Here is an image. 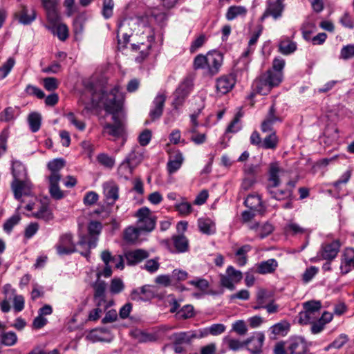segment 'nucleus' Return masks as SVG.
<instances>
[{
	"label": "nucleus",
	"instance_id": "57",
	"mask_svg": "<svg viewBox=\"0 0 354 354\" xmlns=\"http://www.w3.org/2000/svg\"><path fill=\"white\" fill-rule=\"evenodd\" d=\"M152 16L160 26H164L168 19L169 14L167 12H161L158 9H155L152 12Z\"/></svg>",
	"mask_w": 354,
	"mask_h": 354
},
{
	"label": "nucleus",
	"instance_id": "7",
	"mask_svg": "<svg viewBox=\"0 0 354 354\" xmlns=\"http://www.w3.org/2000/svg\"><path fill=\"white\" fill-rule=\"evenodd\" d=\"M55 248L59 256L68 255L77 251L71 233L61 235Z\"/></svg>",
	"mask_w": 354,
	"mask_h": 354
},
{
	"label": "nucleus",
	"instance_id": "5",
	"mask_svg": "<svg viewBox=\"0 0 354 354\" xmlns=\"http://www.w3.org/2000/svg\"><path fill=\"white\" fill-rule=\"evenodd\" d=\"M168 249L172 253H185L189 250V242L183 234H174L170 240L166 241Z\"/></svg>",
	"mask_w": 354,
	"mask_h": 354
},
{
	"label": "nucleus",
	"instance_id": "30",
	"mask_svg": "<svg viewBox=\"0 0 354 354\" xmlns=\"http://www.w3.org/2000/svg\"><path fill=\"white\" fill-rule=\"evenodd\" d=\"M131 335L139 343L154 342L158 340L157 334L147 333L140 329L132 330Z\"/></svg>",
	"mask_w": 354,
	"mask_h": 354
},
{
	"label": "nucleus",
	"instance_id": "39",
	"mask_svg": "<svg viewBox=\"0 0 354 354\" xmlns=\"http://www.w3.org/2000/svg\"><path fill=\"white\" fill-rule=\"evenodd\" d=\"M198 227L202 233L206 234H212L216 231L214 224L209 218H199L198 220Z\"/></svg>",
	"mask_w": 354,
	"mask_h": 354
},
{
	"label": "nucleus",
	"instance_id": "48",
	"mask_svg": "<svg viewBox=\"0 0 354 354\" xmlns=\"http://www.w3.org/2000/svg\"><path fill=\"white\" fill-rule=\"evenodd\" d=\"M261 33V30L254 32L248 41V46L246 50L242 54V57H248L250 55L252 54L254 50V46L257 44Z\"/></svg>",
	"mask_w": 354,
	"mask_h": 354
},
{
	"label": "nucleus",
	"instance_id": "21",
	"mask_svg": "<svg viewBox=\"0 0 354 354\" xmlns=\"http://www.w3.org/2000/svg\"><path fill=\"white\" fill-rule=\"evenodd\" d=\"M256 272L260 274H272L279 266L278 261L275 259H269L261 261L255 265Z\"/></svg>",
	"mask_w": 354,
	"mask_h": 354
},
{
	"label": "nucleus",
	"instance_id": "14",
	"mask_svg": "<svg viewBox=\"0 0 354 354\" xmlns=\"http://www.w3.org/2000/svg\"><path fill=\"white\" fill-rule=\"evenodd\" d=\"M340 245V243L338 240L322 244L319 254L322 259L332 261L337 257L339 252Z\"/></svg>",
	"mask_w": 354,
	"mask_h": 354
},
{
	"label": "nucleus",
	"instance_id": "40",
	"mask_svg": "<svg viewBox=\"0 0 354 354\" xmlns=\"http://www.w3.org/2000/svg\"><path fill=\"white\" fill-rule=\"evenodd\" d=\"M248 10L244 6H232L227 9L225 17L227 20L231 21L238 16H245Z\"/></svg>",
	"mask_w": 354,
	"mask_h": 354
},
{
	"label": "nucleus",
	"instance_id": "64",
	"mask_svg": "<svg viewBox=\"0 0 354 354\" xmlns=\"http://www.w3.org/2000/svg\"><path fill=\"white\" fill-rule=\"evenodd\" d=\"M354 57V44L344 46L340 52V58L348 59Z\"/></svg>",
	"mask_w": 354,
	"mask_h": 354
},
{
	"label": "nucleus",
	"instance_id": "32",
	"mask_svg": "<svg viewBox=\"0 0 354 354\" xmlns=\"http://www.w3.org/2000/svg\"><path fill=\"white\" fill-rule=\"evenodd\" d=\"M143 158L144 150L135 145L125 158L136 168L142 161Z\"/></svg>",
	"mask_w": 354,
	"mask_h": 354
},
{
	"label": "nucleus",
	"instance_id": "59",
	"mask_svg": "<svg viewBox=\"0 0 354 354\" xmlns=\"http://www.w3.org/2000/svg\"><path fill=\"white\" fill-rule=\"evenodd\" d=\"M13 308L15 312L19 313L24 310L25 305L24 297L16 293L12 297Z\"/></svg>",
	"mask_w": 354,
	"mask_h": 354
},
{
	"label": "nucleus",
	"instance_id": "37",
	"mask_svg": "<svg viewBox=\"0 0 354 354\" xmlns=\"http://www.w3.org/2000/svg\"><path fill=\"white\" fill-rule=\"evenodd\" d=\"M135 167L125 158L118 168V174L120 178L125 180L130 178Z\"/></svg>",
	"mask_w": 354,
	"mask_h": 354
},
{
	"label": "nucleus",
	"instance_id": "45",
	"mask_svg": "<svg viewBox=\"0 0 354 354\" xmlns=\"http://www.w3.org/2000/svg\"><path fill=\"white\" fill-rule=\"evenodd\" d=\"M319 315V313L301 311L299 314V322L301 324H311L317 319Z\"/></svg>",
	"mask_w": 354,
	"mask_h": 354
},
{
	"label": "nucleus",
	"instance_id": "1",
	"mask_svg": "<svg viewBox=\"0 0 354 354\" xmlns=\"http://www.w3.org/2000/svg\"><path fill=\"white\" fill-rule=\"evenodd\" d=\"M93 104L102 105L105 111L112 115L113 124H106L104 126V133L114 138L122 137L124 133V124L120 118L124 95L120 86H115L109 91H101L97 93L92 88L89 89Z\"/></svg>",
	"mask_w": 354,
	"mask_h": 354
},
{
	"label": "nucleus",
	"instance_id": "54",
	"mask_svg": "<svg viewBox=\"0 0 354 354\" xmlns=\"http://www.w3.org/2000/svg\"><path fill=\"white\" fill-rule=\"evenodd\" d=\"M17 336L15 332H3L0 343L5 346H10L17 343Z\"/></svg>",
	"mask_w": 354,
	"mask_h": 354
},
{
	"label": "nucleus",
	"instance_id": "43",
	"mask_svg": "<svg viewBox=\"0 0 354 354\" xmlns=\"http://www.w3.org/2000/svg\"><path fill=\"white\" fill-rule=\"evenodd\" d=\"M278 141L276 132L272 131L263 140L261 147L266 149H274L277 147Z\"/></svg>",
	"mask_w": 354,
	"mask_h": 354
},
{
	"label": "nucleus",
	"instance_id": "24",
	"mask_svg": "<svg viewBox=\"0 0 354 354\" xmlns=\"http://www.w3.org/2000/svg\"><path fill=\"white\" fill-rule=\"evenodd\" d=\"M15 16L20 24L29 25L35 20L36 12L33 9L30 11L26 6H21V10Z\"/></svg>",
	"mask_w": 354,
	"mask_h": 354
},
{
	"label": "nucleus",
	"instance_id": "44",
	"mask_svg": "<svg viewBox=\"0 0 354 354\" xmlns=\"http://www.w3.org/2000/svg\"><path fill=\"white\" fill-rule=\"evenodd\" d=\"M285 66V60L282 58L277 57L273 60L272 63V68L267 71L268 73H270L272 75H275L277 73L280 74V82L282 81L283 73L282 70L283 69Z\"/></svg>",
	"mask_w": 354,
	"mask_h": 354
},
{
	"label": "nucleus",
	"instance_id": "53",
	"mask_svg": "<svg viewBox=\"0 0 354 354\" xmlns=\"http://www.w3.org/2000/svg\"><path fill=\"white\" fill-rule=\"evenodd\" d=\"M64 116L67 118L69 123L75 126L79 131H84L85 129V123L82 120H79L73 112H68L64 114Z\"/></svg>",
	"mask_w": 354,
	"mask_h": 354
},
{
	"label": "nucleus",
	"instance_id": "36",
	"mask_svg": "<svg viewBox=\"0 0 354 354\" xmlns=\"http://www.w3.org/2000/svg\"><path fill=\"white\" fill-rule=\"evenodd\" d=\"M142 234L145 233L138 226H130L126 228L124 232V239L128 243H135Z\"/></svg>",
	"mask_w": 354,
	"mask_h": 354
},
{
	"label": "nucleus",
	"instance_id": "29",
	"mask_svg": "<svg viewBox=\"0 0 354 354\" xmlns=\"http://www.w3.org/2000/svg\"><path fill=\"white\" fill-rule=\"evenodd\" d=\"M277 187H267V191L270 195L271 198L277 200L282 201L286 199H292L293 198V190L292 189H276Z\"/></svg>",
	"mask_w": 354,
	"mask_h": 354
},
{
	"label": "nucleus",
	"instance_id": "52",
	"mask_svg": "<svg viewBox=\"0 0 354 354\" xmlns=\"http://www.w3.org/2000/svg\"><path fill=\"white\" fill-rule=\"evenodd\" d=\"M21 220V216L19 214H14L11 217H10L8 219H7L3 226V230L8 233L10 234L13 227L17 225Z\"/></svg>",
	"mask_w": 354,
	"mask_h": 354
},
{
	"label": "nucleus",
	"instance_id": "16",
	"mask_svg": "<svg viewBox=\"0 0 354 354\" xmlns=\"http://www.w3.org/2000/svg\"><path fill=\"white\" fill-rule=\"evenodd\" d=\"M286 350L289 354H304L307 346L303 338L294 337L286 341Z\"/></svg>",
	"mask_w": 354,
	"mask_h": 354
},
{
	"label": "nucleus",
	"instance_id": "61",
	"mask_svg": "<svg viewBox=\"0 0 354 354\" xmlns=\"http://www.w3.org/2000/svg\"><path fill=\"white\" fill-rule=\"evenodd\" d=\"M159 267L160 263L158 262V258H156L147 260L145 262L143 268L149 273L152 274L157 272L159 269Z\"/></svg>",
	"mask_w": 354,
	"mask_h": 354
},
{
	"label": "nucleus",
	"instance_id": "62",
	"mask_svg": "<svg viewBox=\"0 0 354 354\" xmlns=\"http://www.w3.org/2000/svg\"><path fill=\"white\" fill-rule=\"evenodd\" d=\"M43 85L46 90L53 91L58 88L59 82L55 77H49L43 80Z\"/></svg>",
	"mask_w": 354,
	"mask_h": 354
},
{
	"label": "nucleus",
	"instance_id": "63",
	"mask_svg": "<svg viewBox=\"0 0 354 354\" xmlns=\"http://www.w3.org/2000/svg\"><path fill=\"white\" fill-rule=\"evenodd\" d=\"M176 209L183 216L189 214L192 210V205L188 202H182L175 205Z\"/></svg>",
	"mask_w": 354,
	"mask_h": 354
},
{
	"label": "nucleus",
	"instance_id": "8",
	"mask_svg": "<svg viewBox=\"0 0 354 354\" xmlns=\"http://www.w3.org/2000/svg\"><path fill=\"white\" fill-rule=\"evenodd\" d=\"M193 86L192 80L189 77H185L179 84L174 93L173 106L175 109L183 104L185 98L190 93Z\"/></svg>",
	"mask_w": 354,
	"mask_h": 354
},
{
	"label": "nucleus",
	"instance_id": "28",
	"mask_svg": "<svg viewBox=\"0 0 354 354\" xmlns=\"http://www.w3.org/2000/svg\"><path fill=\"white\" fill-rule=\"evenodd\" d=\"M183 160V154L179 151L171 155L167 164L168 173L169 174L176 173L181 167Z\"/></svg>",
	"mask_w": 354,
	"mask_h": 354
},
{
	"label": "nucleus",
	"instance_id": "33",
	"mask_svg": "<svg viewBox=\"0 0 354 354\" xmlns=\"http://www.w3.org/2000/svg\"><path fill=\"white\" fill-rule=\"evenodd\" d=\"M31 216L38 219H41L45 222H49L54 218L53 214L46 203L41 204L37 212H32Z\"/></svg>",
	"mask_w": 354,
	"mask_h": 354
},
{
	"label": "nucleus",
	"instance_id": "2",
	"mask_svg": "<svg viewBox=\"0 0 354 354\" xmlns=\"http://www.w3.org/2000/svg\"><path fill=\"white\" fill-rule=\"evenodd\" d=\"M102 230V224L100 221H91L88 224V235L80 234L77 245L86 249L85 252H80V254L85 257L90 256L91 248H94L97 245L98 236Z\"/></svg>",
	"mask_w": 354,
	"mask_h": 354
},
{
	"label": "nucleus",
	"instance_id": "11",
	"mask_svg": "<svg viewBox=\"0 0 354 354\" xmlns=\"http://www.w3.org/2000/svg\"><path fill=\"white\" fill-rule=\"evenodd\" d=\"M242 278L243 274L241 271L232 266H229L226 270L225 276L223 275V287L233 290L235 288V284L240 282Z\"/></svg>",
	"mask_w": 354,
	"mask_h": 354
},
{
	"label": "nucleus",
	"instance_id": "55",
	"mask_svg": "<svg viewBox=\"0 0 354 354\" xmlns=\"http://www.w3.org/2000/svg\"><path fill=\"white\" fill-rule=\"evenodd\" d=\"M114 3L113 0H104L102 15L106 19L111 18L113 13Z\"/></svg>",
	"mask_w": 354,
	"mask_h": 354
},
{
	"label": "nucleus",
	"instance_id": "15",
	"mask_svg": "<svg viewBox=\"0 0 354 354\" xmlns=\"http://www.w3.org/2000/svg\"><path fill=\"white\" fill-rule=\"evenodd\" d=\"M283 0H276L274 1H268L267 8L261 17V20L263 21L268 17H272L274 19H278L282 16L284 10Z\"/></svg>",
	"mask_w": 354,
	"mask_h": 354
},
{
	"label": "nucleus",
	"instance_id": "60",
	"mask_svg": "<svg viewBox=\"0 0 354 354\" xmlns=\"http://www.w3.org/2000/svg\"><path fill=\"white\" fill-rule=\"evenodd\" d=\"M65 165V162L62 158H56L48 163V168L51 172L59 173Z\"/></svg>",
	"mask_w": 354,
	"mask_h": 354
},
{
	"label": "nucleus",
	"instance_id": "26",
	"mask_svg": "<svg viewBox=\"0 0 354 354\" xmlns=\"http://www.w3.org/2000/svg\"><path fill=\"white\" fill-rule=\"evenodd\" d=\"M12 174L13 180L29 179L28 178L27 169L19 160H12Z\"/></svg>",
	"mask_w": 354,
	"mask_h": 354
},
{
	"label": "nucleus",
	"instance_id": "6",
	"mask_svg": "<svg viewBox=\"0 0 354 354\" xmlns=\"http://www.w3.org/2000/svg\"><path fill=\"white\" fill-rule=\"evenodd\" d=\"M11 189L15 198L21 201L23 196L32 194L33 185L30 179L12 180Z\"/></svg>",
	"mask_w": 354,
	"mask_h": 354
},
{
	"label": "nucleus",
	"instance_id": "47",
	"mask_svg": "<svg viewBox=\"0 0 354 354\" xmlns=\"http://www.w3.org/2000/svg\"><path fill=\"white\" fill-rule=\"evenodd\" d=\"M290 329V324L287 322L277 323L270 327L271 333L274 336L277 335H284Z\"/></svg>",
	"mask_w": 354,
	"mask_h": 354
},
{
	"label": "nucleus",
	"instance_id": "10",
	"mask_svg": "<svg viewBox=\"0 0 354 354\" xmlns=\"http://www.w3.org/2000/svg\"><path fill=\"white\" fill-rule=\"evenodd\" d=\"M167 96L164 92H159L153 99L149 115L152 121L160 118L162 114Z\"/></svg>",
	"mask_w": 354,
	"mask_h": 354
},
{
	"label": "nucleus",
	"instance_id": "22",
	"mask_svg": "<svg viewBox=\"0 0 354 354\" xmlns=\"http://www.w3.org/2000/svg\"><path fill=\"white\" fill-rule=\"evenodd\" d=\"M148 257L149 252L142 249L129 251L125 254V259L127 264L129 266L136 265L147 259Z\"/></svg>",
	"mask_w": 354,
	"mask_h": 354
},
{
	"label": "nucleus",
	"instance_id": "38",
	"mask_svg": "<svg viewBox=\"0 0 354 354\" xmlns=\"http://www.w3.org/2000/svg\"><path fill=\"white\" fill-rule=\"evenodd\" d=\"M41 115L37 112L30 113L28 116V124L32 133L37 132L41 125Z\"/></svg>",
	"mask_w": 354,
	"mask_h": 354
},
{
	"label": "nucleus",
	"instance_id": "56",
	"mask_svg": "<svg viewBox=\"0 0 354 354\" xmlns=\"http://www.w3.org/2000/svg\"><path fill=\"white\" fill-rule=\"evenodd\" d=\"M124 288L122 280L120 278H114L111 280L109 290L111 294L115 295L121 292Z\"/></svg>",
	"mask_w": 354,
	"mask_h": 354
},
{
	"label": "nucleus",
	"instance_id": "23",
	"mask_svg": "<svg viewBox=\"0 0 354 354\" xmlns=\"http://www.w3.org/2000/svg\"><path fill=\"white\" fill-rule=\"evenodd\" d=\"M352 269H354V249L347 248L344 254L340 270L342 274H347Z\"/></svg>",
	"mask_w": 354,
	"mask_h": 354
},
{
	"label": "nucleus",
	"instance_id": "34",
	"mask_svg": "<svg viewBox=\"0 0 354 354\" xmlns=\"http://www.w3.org/2000/svg\"><path fill=\"white\" fill-rule=\"evenodd\" d=\"M279 52L283 55H288L297 50L296 42L285 37L281 39L279 43Z\"/></svg>",
	"mask_w": 354,
	"mask_h": 354
},
{
	"label": "nucleus",
	"instance_id": "49",
	"mask_svg": "<svg viewBox=\"0 0 354 354\" xmlns=\"http://www.w3.org/2000/svg\"><path fill=\"white\" fill-rule=\"evenodd\" d=\"M242 117V113L240 112L236 113L234 115L233 120L227 126L225 133H236L241 129V125L240 123L241 118Z\"/></svg>",
	"mask_w": 354,
	"mask_h": 354
},
{
	"label": "nucleus",
	"instance_id": "27",
	"mask_svg": "<svg viewBox=\"0 0 354 354\" xmlns=\"http://www.w3.org/2000/svg\"><path fill=\"white\" fill-rule=\"evenodd\" d=\"M126 26H129V24L128 23L127 19H122L118 23V43L119 46H122V47L123 48L126 47L127 44L129 43V38L131 35V33L122 32L123 28Z\"/></svg>",
	"mask_w": 354,
	"mask_h": 354
},
{
	"label": "nucleus",
	"instance_id": "25",
	"mask_svg": "<svg viewBox=\"0 0 354 354\" xmlns=\"http://www.w3.org/2000/svg\"><path fill=\"white\" fill-rule=\"evenodd\" d=\"M106 288V283L104 281H97L93 285L94 289V300L96 305L100 306L102 304L106 303L105 291Z\"/></svg>",
	"mask_w": 354,
	"mask_h": 354
},
{
	"label": "nucleus",
	"instance_id": "35",
	"mask_svg": "<svg viewBox=\"0 0 354 354\" xmlns=\"http://www.w3.org/2000/svg\"><path fill=\"white\" fill-rule=\"evenodd\" d=\"M173 337L177 344H189L192 339L199 338L198 330L180 332L173 334Z\"/></svg>",
	"mask_w": 354,
	"mask_h": 354
},
{
	"label": "nucleus",
	"instance_id": "58",
	"mask_svg": "<svg viewBox=\"0 0 354 354\" xmlns=\"http://www.w3.org/2000/svg\"><path fill=\"white\" fill-rule=\"evenodd\" d=\"M322 307V304L319 301H309L304 304V308L305 311H308L315 313L320 314L319 311Z\"/></svg>",
	"mask_w": 354,
	"mask_h": 354
},
{
	"label": "nucleus",
	"instance_id": "3",
	"mask_svg": "<svg viewBox=\"0 0 354 354\" xmlns=\"http://www.w3.org/2000/svg\"><path fill=\"white\" fill-rule=\"evenodd\" d=\"M280 74L272 75L267 71L257 78L253 84L254 91L261 95H268L272 88L280 84Z\"/></svg>",
	"mask_w": 354,
	"mask_h": 354
},
{
	"label": "nucleus",
	"instance_id": "4",
	"mask_svg": "<svg viewBox=\"0 0 354 354\" xmlns=\"http://www.w3.org/2000/svg\"><path fill=\"white\" fill-rule=\"evenodd\" d=\"M135 216L138 218L137 226L145 234L151 232L155 229L157 218L151 214L148 207H142L138 209Z\"/></svg>",
	"mask_w": 354,
	"mask_h": 354
},
{
	"label": "nucleus",
	"instance_id": "17",
	"mask_svg": "<svg viewBox=\"0 0 354 354\" xmlns=\"http://www.w3.org/2000/svg\"><path fill=\"white\" fill-rule=\"evenodd\" d=\"M221 65V52L213 50L207 53V69L209 73L214 75L216 74Z\"/></svg>",
	"mask_w": 354,
	"mask_h": 354
},
{
	"label": "nucleus",
	"instance_id": "18",
	"mask_svg": "<svg viewBox=\"0 0 354 354\" xmlns=\"http://www.w3.org/2000/svg\"><path fill=\"white\" fill-rule=\"evenodd\" d=\"M154 297V292L150 286L145 285L140 288L134 289L131 293V298L134 301H147Z\"/></svg>",
	"mask_w": 354,
	"mask_h": 354
},
{
	"label": "nucleus",
	"instance_id": "41",
	"mask_svg": "<svg viewBox=\"0 0 354 354\" xmlns=\"http://www.w3.org/2000/svg\"><path fill=\"white\" fill-rule=\"evenodd\" d=\"M236 82V75L231 73L223 76V94L230 92L235 86Z\"/></svg>",
	"mask_w": 354,
	"mask_h": 354
},
{
	"label": "nucleus",
	"instance_id": "50",
	"mask_svg": "<svg viewBox=\"0 0 354 354\" xmlns=\"http://www.w3.org/2000/svg\"><path fill=\"white\" fill-rule=\"evenodd\" d=\"M194 315V307L192 305H185L179 310L176 317L179 319H186L192 317Z\"/></svg>",
	"mask_w": 354,
	"mask_h": 354
},
{
	"label": "nucleus",
	"instance_id": "19",
	"mask_svg": "<svg viewBox=\"0 0 354 354\" xmlns=\"http://www.w3.org/2000/svg\"><path fill=\"white\" fill-rule=\"evenodd\" d=\"M244 204L250 210L257 212V214L261 215L266 212V207L263 205L261 198L259 195H248L244 201Z\"/></svg>",
	"mask_w": 354,
	"mask_h": 354
},
{
	"label": "nucleus",
	"instance_id": "31",
	"mask_svg": "<svg viewBox=\"0 0 354 354\" xmlns=\"http://www.w3.org/2000/svg\"><path fill=\"white\" fill-rule=\"evenodd\" d=\"M281 169L277 162L270 165L268 185L267 187H278L280 185L279 173Z\"/></svg>",
	"mask_w": 354,
	"mask_h": 354
},
{
	"label": "nucleus",
	"instance_id": "20",
	"mask_svg": "<svg viewBox=\"0 0 354 354\" xmlns=\"http://www.w3.org/2000/svg\"><path fill=\"white\" fill-rule=\"evenodd\" d=\"M41 1L46 11L47 20L55 21L59 16L57 10L59 0H41Z\"/></svg>",
	"mask_w": 354,
	"mask_h": 354
},
{
	"label": "nucleus",
	"instance_id": "42",
	"mask_svg": "<svg viewBox=\"0 0 354 354\" xmlns=\"http://www.w3.org/2000/svg\"><path fill=\"white\" fill-rule=\"evenodd\" d=\"M198 332L199 338L205 337L209 335H217L221 333V324H212L209 327L199 329Z\"/></svg>",
	"mask_w": 354,
	"mask_h": 354
},
{
	"label": "nucleus",
	"instance_id": "13",
	"mask_svg": "<svg viewBox=\"0 0 354 354\" xmlns=\"http://www.w3.org/2000/svg\"><path fill=\"white\" fill-rule=\"evenodd\" d=\"M60 16L55 21H48V24L45 25V28L48 29L53 35L58 37L60 41H65L68 37V29L66 24L59 23Z\"/></svg>",
	"mask_w": 354,
	"mask_h": 354
},
{
	"label": "nucleus",
	"instance_id": "46",
	"mask_svg": "<svg viewBox=\"0 0 354 354\" xmlns=\"http://www.w3.org/2000/svg\"><path fill=\"white\" fill-rule=\"evenodd\" d=\"M96 159L101 165L108 169H112L115 163V158L105 153H99Z\"/></svg>",
	"mask_w": 354,
	"mask_h": 354
},
{
	"label": "nucleus",
	"instance_id": "51",
	"mask_svg": "<svg viewBox=\"0 0 354 354\" xmlns=\"http://www.w3.org/2000/svg\"><path fill=\"white\" fill-rule=\"evenodd\" d=\"M15 64V59L9 57L7 61L0 66V80H2L7 77L13 68Z\"/></svg>",
	"mask_w": 354,
	"mask_h": 354
},
{
	"label": "nucleus",
	"instance_id": "9",
	"mask_svg": "<svg viewBox=\"0 0 354 354\" xmlns=\"http://www.w3.org/2000/svg\"><path fill=\"white\" fill-rule=\"evenodd\" d=\"M102 186L106 203L113 206L119 198V186L113 180L104 182Z\"/></svg>",
	"mask_w": 354,
	"mask_h": 354
},
{
	"label": "nucleus",
	"instance_id": "12",
	"mask_svg": "<svg viewBox=\"0 0 354 354\" xmlns=\"http://www.w3.org/2000/svg\"><path fill=\"white\" fill-rule=\"evenodd\" d=\"M265 340V336L263 333L256 332L245 340L247 349L252 354H259L262 351L263 344Z\"/></svg>",
	"mask_w": 354,
	"mask_h": 354
}]
</instances>
